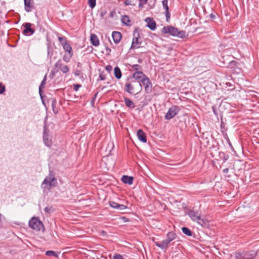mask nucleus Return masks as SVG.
<instances>
[{"instance_id": "obj_1", "label": "nucleus", "mask_w": 259, "mask_h": 259, "mask_svg": "<svg viewBox=\"0 0 259 259\" xmlns=\"http://www.w3.org/2000/svg\"><path fill=\"white\" fill-rule=\"evenodd\" d=\"M57 184V180L55 177L54 172L52 170L49 171V176H47L42 182L41 187L44 192L50 191L52 188L55 187Z\"/></svg>"}, {"instance_id": "obj_2", "label": "nucleus", "mask_w": 259, "mask_h": 259, "mask_svg": "<svg viewBox=\"0 0 259 259\" xmlns=\"http://www.w3.org/2000/svg\"><path fill=\"white\" fill-rule=\"evenodd\" d=\"M142 86L140 82H137L135 80L127 82L125 83L124 90L131 95H136L141 92Z\"/></svg>"}, {"instance_id": "obj_3", "label": "nucleus", "mask_w": 259, "mask_h": 259, "mask_svg": "<svg viewBox=\"0 0 259 259\" xmlns=\"http://www.w3.org/2000/svg\"><path fill=\"white\" fill-rule=\"evenodd\" d=\"M142 40H140L139 29L136 28L133 32V38L130 49H135L140 48Z\"/></svg>"}, {"instance_id": "obj_4", "label": "nucleus", "mask_w": 259, "mask_h": 259, "mask_svg": "<svg viewBox=\"0 0 259 259\" xmlns=\"http://www.w3.org/2000/svg\"><path fill=\"white\" fill-rule=\"evenodd\" d=\"M29 226L34 230L40 231L44 228V224L37 218L34 217L29 221Z\"/></svg>"}, {"instance_id": "obj_5", "label": "nucleus", "mask_w": 259, "mask_h": 259, "mask_svg": "<svg viewBox=\"0 0 259 259\" xmlns=\"http://www.w3.org/2000/svg\"><path fill=\"white\" fill-rule=\"evenodd\" d=\"M180 108L178 106L173 105L169 109L165 114L164 118L166 120H170L178 114Z\"/></svg>"}, {"instance_id": "obj_6", "label": "nucleus", "mask_w": 259, "mask_h": 259, "mask_svg": "<svg viewBox=\"0 0 259 259\" xmlns=\"http://www.w3.org/2000/svg\"><path fill=\"white\" fill-rule=\"evenodd\" d=\"M54 68L58 72L61 70L63 73H66L69 71V68L66 65H64L61 60H58L54 65Z\"/></svg>"}, {"instance_id": "obj_7", "label": "nucleus", "mask_w": 259, "mask_h": 259, "mask_svg": "<svg viewBox=\"0 0 259 259\" xmlns=\"http://www.w3.org/2000/svg\"><path fill=\"white\" fill-rule=\"evenodd\" d=\"M141 83H142L144 86L146 93L150 94L152 92V84L148 77L141 80Z\"/></svg>"}, {"instance_id": "obj_8", "label": "nucleus", "mask_w": 259, "mask_h": 259, "mask_svg": "<svg viewBox=\"0 0 259 259\" xmlns=\"http://www.w3.org/2000/svg\"><path fill=\"white\" fill-rule=\"evenodd\" d=\"M22 26L25 28V29L22 31V33L24 35H32L34 33L35 30L31 28L32 24L26 22L23 23Z\"/></svg>"}, {"instance_id": "obj_9", "label": "nucleus", "mask_w": 259, "mask_h": 259, "mask_svg": "<svg viewBox=\"0 0 259 259\" xmlns=\"http://www.w3.org/2000/svg\"><path fill=\"white\" fill-rule=\"evenodd\" d=\"M178 29L172 26H167L164 27L162 29V32L163 33H169L173 36H176Z\"/></svg>"}, {"instance_id": "obj_10", "label": "nucleus", "mask_w": 259, "mask_h": 259, "mask_svg": "<svg viewBox=\"0 0 259 259\" xmlns=\"http://www.w3.org/2000/svg\"><path fill=\"white\" fill-rule=\"evenodd\" d=\"M172 241L166 237V239L163 240L161 242L154 241V244L157 247L160 248L161 249H167L168 248V245Z\"/></svg>"}, {"instance_id": "obj_11", "label": "nucleus", "mask_w": 259, "mask_h": 259, "mask_svg": "<svg viewBox=\"0 0 259 259\" xmlns=\"http://www.w3.org/2000/svg\"><path fill=\"white\" fill-rule=\"evenodd\" d=\"M49 131L45 128L43 132V141L45 144L50 147L52 145V141L49 139Z\"/></svg>"}, {"instance_id": "obj_12", "label": "nucleus", "mask_w": 259, "mask_h": 259, "mask_svg": "<svg viewBox=\"0 0 259 259\" xmlns=\"http://www.w3.org/2000/svg\"><path fill=\"white\" fill-rule=\"evenodd\" d=\"M133 77L135 79L138 80V82L141 83V80H143L144 78H146L147 76L142 71H139L134 72L133 74Z\"/></svg>"}, {"instance_id": "obj_13", "label": "nucleus", "mask_w": 259, "mask_h": 259, "mask_svg": "<svg viewBox=\"0 0 259 259\" xmlns=\"http://www.w3.org/2000/svg\"><path fill=\"white\" fill-rule=\"evenodd\" d=\"M110 206L115 209H118L119 210H123L127 208V206L123 204H119L113 201H109Z\"/></svg>"}, {"instance_id": "obj_14", "label": "nucleus", "mask_w": 259, "mask_h": 259, "mask_svg": "<svg viewBox=\"0 0 259 259\" xmlns=\"http://www.w3.org/2000/svg\"><path fill=\"white\" fill-rule=\"evenodd\" d=\"M147 23V27L151 30H154L156 29V24L155 21L152 18L148 17L145 20Z\"/></svg>"}, {"instance_id": "obj_15", "label": "nucleus", "mask_w": 259, "mask_h": 259, "mask_svg": "<svg viewBox=\"0 0 259 259\" xmlns=\"http://www.w3.org/2000/svg\"><path fill=\"white\" fill-rule=\"evenodd\" d=\"M188 214L193 221H197L200 217V215L199 212L197 211H195L194 210H190L189 211Z\"/></svg>"}, {"instance_id": "obj_16", "label": "nucleus", "mask_w": 259, "mask_h": 259, "mask_svg": "<svg viewBox=\"0 0 259 259\" xmlns=\"http://www.w3.org/2000/svg\"><path fill=\"white\" fill-rule=\"evenodd\" d=\"M138 139L143 143H146L147 138L145 133L142 130H138L137 133Z\"/></svg>"}, {"instance_id": "obj_17", "label": "nucleus", "mask_w": 259, "mask_h": 259, "mask_svg": "<svg viewBox=\"0 0 259 259\" xmlns=\"http://www.w3.org/2000/svg\"><path fill=\"white\" fill-rule=\"evenodd\" d=\"M25 10L27 12H30L34 8L33 2L32 0H24Z\"/></svg>"}, {"instance_id": "obj_18", "label": "nucleus", "mask_w": 259, "mask_h": 259, "mask_svg": "<svg viewBox=\"0 0 259 259\" xmlns=\"http://www.w3.org/2000/svg\"><path fill=\"white\" fill-rule=\"evenodd\" d=\"M112 36L115 44L119 43L122 38L121 33L118 31H113L112 34Z\"/></svg>"}, {"instance_id": "obj_19", "label": "nucleus", "mask_w": 259, "mask_h": 259, "mask_svg": "<svg viewBox=\"0 0 259 259\" xmlns=\"http://www.w3.org/2000/svg\"><path fill=\"white\" fill-rule=\"evenodd\" d=\"M228 64L229 68L234 69L235 70L238 69L239 71H241V69L239 67L240 64L239 62L233 60L231 61Z\"/></svg>"}, {"instance_id": "obj_20", "label": "nucleus", "mask_w": 259, "mask_h": 259, "mask_svg": "<svg viewBox=\"0 0 259 259\" xmlns=\"http://www.w3.org/2000/svg\"><path fill=\"white\" fill-rule=\"evenodd\" d=\"M244 259H252L256 256V252L254 250L244 252Z\"/></svg>"}, {"instance_id": "obj_21", "label": "nucleus", "mask_w": 259, "mask_h": 259, "mask_svg": "<svg viewBox=\"0 0 259 259\" xmlns=\"http://www.w3.org/2000/svg\"><path fill=\"white\" fill-rule=\"evenodd\" d=\"M134 178L132 176L124 175L121 178L122 182L124 184L132 185L133 183Z\"/></svg>"}, {"instance_id": "obj_22", "label": "nucleus", "mask_w": 259, "mask_h": 259, "mask_svg": "<svg viewBox=\"0 0 259 259\" xmlns=\"http://www.w3.org/2000/svg\"><path fill=\"white\" fill-rule=\"evenodd\" d=\"M90 40L92 44L95 46L97 47L99 45V40L98 37L95 34H92L90 36Z\"/></svg>"}, {"instance_id": "obj_23", "label": "nucleus", "mask_w": 259, "mask_h": 259, "mask_svg": "<svg viewBox=\"0 0 259 259\" xmlns=\"http://www.w3.org/2000/svg\"><path fill=\"white\" fill-rule=\"evenodd\" d=\"M196 222L202 227L205 228H208L209 227V225L208 221L205 219L201 218V217L199 218V220L196 221Z\"/></svg>"}, {"instance_id": "obj_24", "label": "nucleus", "mask_w": 259, "mask_h": 259, "mask_svg": "<svg viewBox=\"0 0 259 259\" xmlns=\"http://www.w3.org/2000/svg\"><path fill=\"white\" fill-rule=\"evenodd\" d=\"M124 103L126 107L131 109H134L135 107V105L134 103L128 98H124Z\"/></svg>"}, {"instance_id": "obj_25", "label": "nucleus", "mask_w": 259, "mask_h": 259, "mask_svg": "<svg viewBox=\"0 0 259 259\" xmlns=\"http://www.w3.org/2000/svg\"><path fill=\"white\" fill-rule=\"evenodd\" d=\"M114 74L117 79H120L121 77L122 73L120 68L118 67H115L114 69Z\"/></svg>"}, {"instance_id": "obj_26", "label": "nucleus", "mask_w": 259, "mask_h": 259, "mask_svg": "<svg viewBox=\"0 0 259 259\" xmlns=\"http://www.w3.org/2000/svg\"><path fill=\"white\" fill-rule=\"evenodd\" d=\"M182 231L184 234H185L188 236H193V233L191 231V230L190 229H189L187 227H182Z\"/></svg>"}, {"instance_id": "obj_27", "label": "nucleus", "mask_w": 259, "mask_h": 259, "mask_svg": "<svg viewBox=\"0 0 259 259\" xmlns=\"http://www.w3.org/2000/svg\"><path fill=\"white\" fill-rule=\"evenodd\" d=\"M187 36L186 32L184 30H179L178 29L176 36L181 38H184Z\"/></svg>"}, {"instance_id": "obj_28", "label": "nucleus", "mask_w": 259, "mask_h": 259, "mask_svg": "<svg viewBox=\"0 0 259 259\" xmlns=\"http://www.w3.org/2000/svg\"><path fill=\"white\" fill-rule=\"evenodd\" d=\"M121 22L126 26H129L130 25V23L131 21L130 20L129 17L127 15H124L122 17Z\"/></svg>"}, {"instance_id": "obj_29", "label": "nucleus", "mask_w": 259, "mask_h": 259, "mask_svg": "<svg viewBox=\"0 0 259 259\" xmlns=\"http://www.w3.org/2000/svg\"><path fill=\"white\" fill-rule=\"evenodd\" d=\"M166 237L173 241L177 238V234L174 232H169L166 235Z\"/></svg>"}, {"instance_id": "obj_30", "label": "nucleus", "mask_w": 259, "mask_h": 259, "mask_svg": "<svg viewBox=\"0 0 259 259\" xmlns=\"http://www.w3.org/2000/svg\"><path fill=\"white\" fill-rule=\"evenodd\" d=\"M73 55V53H65L63 56V60L66 62H68Z\"/></svg>"}, {"instance_id": "obj_31", "label": "nucleus", "mask_w": 259, "mask_h": 259, "mask_svg": "<svg viewBox=\"0 0 259 259\" xmlns=\"http://www.w3.org/2000/svg\"><path fill=\"white\" fill-rule=\"evenodd\" d=\"M63 47L65 51V53H73L72 47L68 43L66 45L65 44Z\"/></svg>"}, {"instance_id": "obj_32", "label": "nucleus", "mask_w": 259, "mask_h": 259, "mask_svg": "<svg viewBox=\"0 0 259 259\" xmlns=\"http://www.w3.org/2000/svg\"><path fill=\"white\" fill-rule=\"evenodd\" d=\"M58 40L59 42L62 45V46H64L65 44L66 45L68 44L67 40L65 37H58Z\"/></svg>"}, {"instance_id": "obj_33", "label": "nucleus", "mask_w": 259, "mask_h": 259, "mask_svg": "<svg viewBox=\"0 0 259 259\" xmlns=\"http://www.w3.org/2000/svg\"><path fill=\"white\" fill-rule=\"evenodd\" d=\"M44 211L46 213H52L54 212L55 209L53 206H47V207H45L44 209Z\"/></svg>"}, {"instance_id": "obj_34", "label": "nucleus", "mask_w": 259, "mask_h": 259, "mask_svg": "<svg viewBox=\"0 0 259 259\" xmlns=\"http://www.w3.org/2000/svg\"><path fill=\"white\" fill-rule=\"evenodd\" d=\"M46 255L47 256H54L58 257V254L55 251L53 250H48L46 252Z\"/></svg>"}, {"instance_id": "obj_35", "label": "nucleus", "mask_w": 259, "mask_h": 259, "mask_svg": "<svg viewBox=\"0 0 259 259\" xmlns=\"http://www.w3.org/2000/svg\"><path fill=\"white\" fill-rule=\"evenodd\" d=\"M132 69L136 71H141L142 69V67L138 64H134L132 65Z\"/></svg>"}, {"instance_id": "obj_36", "label": "nucleus", "mask_w": 259, "mask_h": 259, "mask_svg": "<svg viewBox=\"0 0 259 259\" xmlns=\"http://www.w3.org/2000/svg\"><path fill=\"white\" fill-rule=\"evenodd\" d=\"M88 5L92 8H94L96 5V0H88Z\"/></svg>"}, {"instance_id": "obj_37", "label": "nucleus", "mask_w": 259, "mask_h": 259, "mask_svg": "<svg viewBox=\"0 0 259 259\" xmlns=\"http://www.w3.org/2000/svg\"><path fill=\"white\" fill-rule=\"evenodd\" d=\"M165 10V17H166V22H169L170 18V14L169 12V9H168L167 10Z\"/></svg>"}, {"instance_id": "obj_38", "label": "nucleus", "mask_w": 259, "mask_h": 259, "mask_svg": "<svg viewBox=\"0 0 259 259\" xmlns=\"http://www.w3.org/2000/svg\"><path fill=\"white\" fill-rule=\"evenodd\" d=\"M56 102H57V101H56V99H53L52 101V103H51L53 110L55 113H56L57 112V110L56 111H55V107H56Z\"/></svg>"}, {"instance_id": "obj_39", "label": "nucleus", "mask_w": 259, "mask_h": 259, "mask_svg": "<svg viewBox=\"0 0 259 259\" xmlns=\"http://www.w3.org/2000/svg\"><path fill=\"white\" fill-rule=\"evenodd\" d=\"M244 252L242 253H236V258L237 259H244Z\"/></svg>"}, {"instance_id": "obj_40", "label": "nucleus", "mask_w": 259, "mask_h": 259, "mask_svg": "<svg viewBox=\"0 0 259 259\" xmlns=\"http://www.w3.org/2000/svg\"><path fill=\"white\" fill-rule=\"evenodd\" d=\"M163 7L164 10H167L169 9L168 6V0H163L162 2Z\"/></svg>"}, {"instance_id": "obj_41", "label": "nucleus", "mask_w": 259, "mask_h": 259, "mask_svg": "<svg viewBox=\"0 0 259 259\" xmlns=\"http://www.w3.org/2000/svg\"><path fill=\"white\" fill-rule=\"evenodd\" d=\"M5 91V86L2 82H0V94H3Z\"/></svg>"}, {"instance_id": "obj_42", "label": "nucleus", "mask_w": 259, "mask_h": 259, "mask_svg": "<svg viewBox=\"0 0 259 259\" xmlns=\"http://www.w3.org/2000/svg\"><path fill=\"white\" fill-rule=\"evenodd\" d=\"M113 259H124L122 255L120 254H114L113 256Z\"/></svg>"}, {"instance_id": "obj_43", "label": "nucleus", "mask_w": 259, "mask_h": 259, "mask_svg": "<svg viewBox=\"0 0 259 259\" xmlns=\"http://www.w3.org/2000/svg\"><path fill=\"white\" fill-rule=\"evenodd\" d=\"M74 74H75V76H80L82 74L81 71V70L80 69H76L75 71H74Z\"/></svg>"}, {"instance_id": "obj_44", "label": "nucleus", "mask_w": 259, "mask_h": 259, "mask_svg": "<svg viewBox=\"0 0 259 259\" xmlns=\"http://www.w3.org/2000/svg\"><path fill=\"white\" fill-rule=\"evenodd\" d=\"M58 72L57 70H56L54 67L53 69L51 72V73L50 74V76L53 78V76L56 74V73Z\"/></svg>"}, {"instance_id": "obj_45", "label": "nucleus", "mask_w": 259, "mask_h": 259, "mask_svg": "<svg viewBox=\"0 0 259 259\" xmlns=\"http://www.w3.org/2000/svg\"><path fill=\"white\" fill-rule=\"evenodd\" d=\"M99 78H100V80H104L106 79V75L103 72H101L99 74Z\"/></svg>"}, {"instance_id": "obj_46", "label": "nucleus", "mask_w": 259, "mask_h": 259, "mask_svg": "<svg viewBox=\"0 0 259 259\" xmlns=\"http://www.w3.org/2000/svg\"><path fill=\"white\" fill-rule=\"evenodd\" d=\"M81 87V85L80 84H73V89L75 91H77Z\"/></svg>"}, {"instance_id": "obj_47", "label": "nucleus", "mask_w": 259, "mask_h": 259, "mask_svg": "<svg viewBox=\"0 0 259 259\" xmlns=\"http://www.w3.org/2000/svg\"><path fill=\"white\" fill-rule=\"evenodd\" d=\"M124 4L126 6H129V5L135 6V4H132V1H130V0H125V1L124 2Z\"/></svg>"}, {"instance_id": "obj_48", "label": "nucleus", "mask_w": 259, "mask_h": 259, "mask_svg": "<svg viewBox=\"0 0 259 259\" xmlns=\"http://www.w3.org/2000/svg\"><path fill=\"white\" fill-rule=\"evenodd\" d=\"M105 69L108 72H110L112 70V67L109 65L106 66Z\"/></svg>"}, {"instance_id": "obj_49", "label": "nucleus", "mask_w": 259, "mask_h": 259, "mask_svg": "<svg viewBox=\"0 0 259 259\" xmlns=\"http://www.w3.org/2000/svg\"><path fill=\"white\" fill-rule=\"evenodd\" d=\"M107 12L105 10H103L100 13V16L102 18H103L104 16L106 15Z\"/></svg>"}, {"instance_id": "obj_50", "label": "nucleus", "mask_w": 259, "mask_h": 259, "mask_svg": "<svg viewBox=\"0 0 259 259\" xmlns=\"http://www.w3.org/2000/svg\"><path fill=\"white\" fill-rule=\"evenodd\" d=\"M212 111H213V112L214 113V114L215 115H218V112H217V108L214 106H213L212 107Z\"/></svg>"}, {"instance_id": "obj_51", "label": "nucleus", "mask_w": 259, "mask_h": 259, "mask_svg": "<svg viewBox=\"0 0 259 259\" xmlns=\"http://www.w3.org/2000/svg\"><path fill=\"white\" fill-rule=\"evenodd\" d=\"M210 17L212 20H214L216 18V15L215 14L211 13L210 14Z\"/></svg>"}, {"instance_id": "obj_52", "label": "nucleus", "mask_w": 259, "mask_h": 259, "mask_svg": "<svg viewBox=\"0 0 259 259\" xmlns=\"http://www.w3.org/2000/svg\"><path fill=\"white\" fill-rule=\"evenodd\" d=\"M46 80H47V75H45L44 79L41 82V84L45 85L46 83Z\"/></svg>"}, {"instance_id": "obj_53", "label": "nucleus", "mask_w": 259, "mask_h": 259, "mask_svg": "<svg viewBox=\"0 0 259 259\" xmlns=\"http://www.w3.org/2000/svg\"><path fill=\"white\" fill-rule=\"evenodd\" d=\"M106 51L107 52V55H109L110 54V53L111 52V50L110 48H109L108 47H106Z\"/></svg>"}, {"instance_id": "obj_54", "label": "nucleus", "mask_w": 259, "mask_h": 259, "mask_svg": "<svg viewBox=\"0 0 259 259\" xmlns=\"http://www.w3.org/2000/svg\"><path fill=\"white\" fill-rule=\"evenodd\" d=\"M228 158H229V156L228 155H224V156L223 157V161H224V162L228 160Z\"/></svg>"}, {"instance_id": "obj_55", "label": "nucleus", "mask_w": 259, "mask_h": 259, "mask_svg": "<svg viewBox=\"0 0 259 259\" xmlns=\"http://www.w3.org/2000/svg\"><path fill=\"white\" fill-rule=\"evenodd\" d=\"M145 4L143 2H140L139 4V7L142 9L143 7V5Z\"/></svg>"}, {"instance_id": "obj_56", "label": "nucleus", "mask_w": 259, "mask_h": 259, "mask_svg": "<svg viewBox=\"0 0 259 259\" xmlns=\"http://www.w3.org/2000/svg\"><path fill=\"white\" fill-rule=\"evenodd\" d=\"M229 171V169L228 168H226L223 169V172L225 174L228 173Z\"/></svg>"}, {"instance_id": "obj_57", "label": "nucleus", "mask_w": 259, "mask_h": 259, "mask_svg": "<svg viewBox=\"0 0 259 259\" xmlns=\"http://www.w3.org/2000/svg\"><path fill=\"white\" fill-rule=\"evenodd\" d=\"M42 90L39 89V94L41 98H42Z\"/></svg>"}, {"instance_id": "obj_58", "label": "nucleus", "mask_w": 259, "mask_h": 259, "mask_svg": "<svg viewBox=\"0 0 259 259\" xmlns=\"http://www.w3.org/2000/svg\"><path fill=\"white\" fill-rule=\"evenodd\" d=\"M44 88H45V85L40 83V84L39 87V89L42 90Z\"/></svg>"}, {"instance_id": "obj_59", "label": "nucleus", "mask_w": 259, "mask_h": 259, "mask_svg": "<svg viewBox=\"0 0 259 259\" xmlns=\"http://www.w3.org/2000/svg\"><path fill=\"white\" fill-rule=\"evenodd\" d=\"M148 0H139L140 2H143L144 4H146Z\"/></svg>"}, {"instance_id": "obj_60", "label": "nucleus", "mask_w": 259, "mask_h": 259, "mask_svg": "<svg viewBox=\"0 0 259 259\" xmlns=\"http://www.w3.org/2000/svg\"><path fill=\"white\" fill-rule=\"evenodd\" d=\"M142 61H143V60H142V59H139L138 60V62L139 63H141L142 62Z\"/></svg>"}, {"instance_id": "obj_61", "label": "nucleus", "mask_w": 259, "mask_h": 259, "mask_svg": "<svg viewBox=\"0 0 259 259\" xmlns=\"http://www.w3.org/2000/svg\"><path fill=\"white\" fill-rule=\"evenodd\" d=\"M115 13L113 11L111 12L110 13V17H113V14H114Z\"/></svg>"}, {"instance_id": "obj_62", "label": "nucleus", "mask_w": 259, "mask_h": 259, "mask_svg": "<svg viewBox=\"0 0 259 259\" xmlns=\"http://www.w3.org/2000/svg\"><path fill=\"white\" fill-rule=\"evenodd\" d=\"M97 95H98V93H96L95 94V95H94V98L93 99V100H95L96 99V97L97 96Z\"/></svg>"}, {"instance_id": "obj_63", "label": "nucleus", "mask_w": 259, "mask_h": 259, "mask_svg": "<svg viewBox=\"0 0 259 259\" xmlns=\"http://www.w3.org/2000/svg\"><path fill=\"white\" fill-rule=\"evenodd\" d=\"M94 100L93 99L92 101H91V103L94 104Z\"/></svg>"}, {"instance_id": "obj_64", "label": "nucleus", "mask_w": 259, "mask_h": 259, "mask_svg": "<svg viewBox=\"0 0 259 259\" xmlns=\"http://www.w3.org/2000/svg\"><path fill=\"white\" fill-rule=\"evenodd\" d=\"M48 55H50L49 48H48Z\"/></svg>"}]
</instances>
